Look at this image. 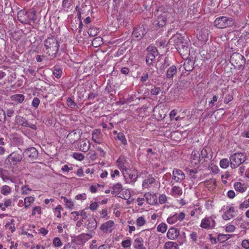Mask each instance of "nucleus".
Masks as SVG:
<instances>
[{"label":"nucleus","instance_id":"1","mask_svg":"<svg viewBox=\"0 0 249 249\" xmlns=\"http://www.w3.org/2000/svg\"><path fill=\"white\" fill-rule=\"evenodd\" d=\"M44 44L46 53L49 55L56 57L59 47L57 39L54 36L50 35L44 40Z\"/></svg>","mask_w":249,"mask_h":249},{"label":"nucleus","instance_id":"2","mask_svg":"<svg viewBox=\"0 0 249 249\" xmlns=\"http://www.w3.org/2000/svg\"><path fill=\"white\" fill-rule=\"evenodd\" d=\"M125 160L124 158H119L117 162L119 163V165L122 167L123 170V175L126 179H129L130 182H135L138 178V172L136 170H130L127 168L124 165Z\"/></svg>","mask_w":249,"mask_h":249},{"label":"nucleus","instance_id":"3","mask_svg":"<svg viewBox=\"0 0 249 249\" xmlns=\"http://www.w3.org/2000/svg\"><path fill=\"white\" fill-rule=\"evenodd\" d=\"M230 62L235 69L243 70L246 60L243 55L238 53H233L231 56Z\"/></svg>","mask_w":249,"mask_h":249},{"label":"nucleus","instance_id":"4","mask_svg":"<svg viewBox=\"0 0 249 249\" xmlns=\"http://www.w3.org/2000/svg\"><path fill=\"white\" fill-rule=\"evenodd\" d=\"M234 20L233 18L227 17H219L217 18L213 22L215 27L219 29H223L232 27L234 25Z\"/></svg>","mask_w":249,"mask_h":249},{"label":"nucleus","instance_id":"5","mask_svg":"<svg viewBox=\"0 0 249 249\" xmlns=\"http://www.w3.org/2000/svg\"><path fill=\"white\" fill-rule=\"evenodd\" d=\"M247 160V155L243 153L237 152L230 156V165L232 169L238 167Z\"/></svg>","mask_w":249,"mask_h":249},{"label":"nucleus","instance_id":"6","mask_svg":"<svg viewBox=\"0 0 249 249\" xmlns=\"http://www.w3.org/2000/svg\"><path fill=\"white\" fill-rule=\"evenodd\" d=\"M148 53L146 56V62L148 65H151L156 56L159 55L158 50L156 47L149 46L146 49Z\"/></svg>","mask_w":249,"mask_h":249},{"label":"nucleus","instance_id":"7","mask_svg":"<svg viewBox=\"0 0 249 249\" xmlns=\"http://www.w3.org/2000/svg\"><path fill=\"white\" fill-rule=\"evenodd\" d=\"M176 48L181 55L187 57L190 54V49L188 40L186 39L179 44H177Z\"/></svg>","mask_w":249,"mask_h":249},{"label":"nucleus","instance_id":"8","mask_svg":"<svg viewBox=\"0 0 249 249\" xmlns=\"http://www.w3.org/2000/svg\"><path fill=\"white\" fill-rule=\"evenodd\" d=\"M22 153L24 158L29 161L36 160L38 154L37 150L33 147L25 149Z\"/></svg>","mask_w":249,"mask_h":249},{"label":"nucleus","instance_id":"9","mask_svg":"<svg viewBox=\"0 0 249 249\" xmlns=\"http://www.w3.org/2000/svg\"><path fill=\"white\" fill-rule=\"evenodd\" d=\"M23 157V153L16 151L11 153L8 156L7 160L13 165H16L22 160Z\"/></svg>","mask_w":249,"mask_h":249},{"label":"nucleus","instance_id":"10","mask_svg":"<svg viewBox=\"0 0 249 249\" xmlns=\"http://www.w3.org/2000/svg\"><path fill=\"white\" fill-rule=\"evenodd\" d=\"M170 14L167 12H163L158 15L154 22V24L157 26L163 27L166 24L167 17Z\"/></svg>","mask_w":249,"mask_h":249},{"label":"nucleus","instance_id":"11","mask_svg":"<svg viewBox=\"0 0 249 249\" xmlns=\"http://www.w3.org/2000/svg\"><path fill=\"white\" fill-rule=\"evenodd\" d=\"M147 33V30L143 25L135 28L132 33V37L140 40Z\"/></svg>","mask_w":249,"mask_h":249},{"label":"nucleus","instance_id":"12","mask_svg":"<svg viewBox=\"0 0 249 249\" xmlns=\"http://www.w3.org/2000/svg\"><path fill=\"white\" fill-rule=\"evenodd\" d=\"M91 7L90 5L87 6L86 4H82L81 7L77 6L75 8V10L77 12V16L79 19L81 18L82 15L85 14L86 16H88L89 13L91 14L92 13V11L91 10Z\"/></svg>","mask_w":249,"mask_h":249},{"label":"nucleus","instance_id":"13","mask_svg":"<svg viewBox=\"0 0 249 249\" xmlns=\"http://www.w3.org/2000/svg\"><path fill=\"white\" fill-rule=\"evenodd\" d=\"M215 224L214 220L209 218H205L202 220L200 226L204 229L213 228Z\"/></svg>","mask_w":249,"mask_h":249},{"label":"nucleus","instance_id":"14","mask_svg":"<svg viewBox=\"0 0 249 249\" xmlns=\"http://www.w3.org/2000/svg\"><path fill=\"white\" fill-rule=\"evenodd\" d=\"M185 178V175L179 169H174L173 172V179L177 182H180Z\"/></svg>","mask_w":249,"mask_h":249},{"label":"nucleus","instance_id":"15","mask_svg":"<svg viewBox=\"0 0 249 249\" xmlns=\"http://www.w3.org/2000/svg\"><path fill=\"white\" fill-rule=\"evenodd\" d=\"M91 238V236L88 233H82L75 238V241L77 244H81L85 243L87 241Z\"/></svg>","mask_w":249,"mask_h":249},{"label":"nucleus","instance_id":"16","mask_svg":"<svg viewBox=\"0 0 249 249\" xmlns=\"http://www.w3.org/2000/svg\"><path fill=\"white\" fill-rule=\"evenodd\" d=\"M144 197L147 202L150 205H154L157 203V197L155 194L152 195L147 193L144 194Z\"/></svg>","mask_w":249,"mask_h":249},{"label":"nucleus","instance_id":"17","mask_svg":"<svg viewBox=\"0 0 249 249\" xmlns=\"http://www.w3.org/2000/svg\"><path fill=\"white\" fill-rule=\"evenodd\" d=\"M179 231L174 228H170L167 233V237L170 240L176 239L179 235Z\"/></svg>","mask_w":249,"mask_h":249},{"label":"nucleus","instance_id":"18","mask_svg":"<svg viewBox=\"0 0 249 249\" xmlns=\"http://www.w3.org/2000/svg\"><path fill=\"white\" fill-rule=\"evenodd\" d=\"M17 18L18 21L23 24H28L27 18V12L24 10H21L17 14Z\"/></svg>","mask_w":249,"mask_h":249},{"label":"nucleus","instance_id":"19","mask_svg":"<svg viewBox=\"0 0 249 249\" xmlns=\"http://www.w3.org/2000/svg\"><path fill=\"white\" fill-rule=\"evenodd\" d=\"M191 162L195 165L199 164L200 162V155L199 152L194 150L191 154Z\"/></svg>","mask_w":249,"mask_h":249},{"label":"nucleus","instance_id":"20","mask_svg":"<svg viewBox=\"0 0 249 249\" xmlns=\"http://www.w3.org/2000/svg\"><path fill=\"white\" fill-rule=\"evenodd\" d=\"M186 39L180 34H176L174 35L170 38V41L173 42L174 44L177 46V44H179L182 42L184 41Z\"/></svg>","mask_w":249,"mask_h":249},{"label":"nucleus","instance_id":"21","mask_svg":"<svg viewBox=\"0 0 249 249\" xmlns=\"http://www.w3.org/2000/svg\"><path fill=\"white\" fill-rule=\"evenodd\" d=\"M86 227L90 231H93L97 227V222L93 217H90L88 219L85 224Z\"/></svg>","mask_w":249,"mask_h":249},{"label":"nucleus","instance_id":"22","mask_svg":"<svg viewBox=\"0 0 249 249\" xmlns=\"http://www.w3.org/2000/svg\"><path fill=\"white\" fill-rule=\"evenodd\" d=\"M114 225V223L112 220H109L104 224H103L100 229L105 232H107L108 231H111V228Z\"/></svg>","mask_w":249,"mask_h":249},{"label":"nucleus","instance_id":"23","mask_svg":"<svg viewBox=\"0 0 249 249\" xmlns=\"http://www.w3.org/2000/svg\"><path fill=\"white\" fill-rule=\"evenodd\" d=\"M155 181V179L152 177L151 175H149L147 178L145 179L142 184L143 188H147L149 187V185L154 183Z\"/></svg>","mask_w":249,"mask_h":249},{"label":"nucleus","instance_id":"24","mask_svg":"<svg viewBox=\"0 0 249 249\" xmlns=\"http://www.w3.org/2000/svg\"><path fill=\"white\" fill-rule=\"evenodd\" d=\"M195 62L193 60L186 59L183 64V67L187 71H191L194 69Z\"/></svg>","mask_w":249,"mask_h":249},{"label":"nucleus","instance_id":"25","mask_svg":"<svg viewBox=\"0 0 249 249\" xmlns=\"http://www.w3.org/2000/svg\"><path fill=\"white\" fill-rule=\"evenodd\" d=\"M177 69L175 65H172L170 67L166 72V77L168 79L173 77V76L177 73Z\"/></svg>","mask_w":249,"mask_h":249},{"label":"nucleus","instance_id":"26","mask_svg":"<svg viewBox=\"0 0 249 249\" xmlns=\"http://www.w3.org/2000/svg\"><path fill=\"white\" fill-rule=\"evenodd\" d=\"M90 148V143L87 139L83 140L80 144V150L83 152H87Z\"/></svg>","mask_w":249,"mask_h":249},{"label":"nucleus","instance_id":"27","mask_svg":"<svg viewBox=\"0 0 249 249\" xmlns=\"http://www.w3.org/2000/svg\"><path fill=\"white\" fill-rule=\"evenodd\" d=\"M234 213V209L233 207H231L223 215L222 217L224 220H227L230 219L233 217L232 213Z\"/></svg>","mask_w":249,"mask_h":249},{"label":"nucleus","instance_id":"28","mask_svg":"<svg viewBox=\"0 0 249 249\" xmlns=\"http://www.w3.org/2000/svg\"><path fill=\"white\" fill-rule=\"evenodd\" d=\"M27 18L28 19V24H29L30 21H32L34 23L36 19V11L33 10L30 12H27Z\"/></svg>","mask_w":249,"mask_h":249},{"label":"nucleus","instance_id":"29","mask_svg":"<svg viewBox=\"0 0 249 249\" xmlns=\"http://www.w3.org/2000/svg\"><path fill=\"white\" fill-rule=\"evenodd\" d=\"M220 102L218 94L213 95L212 99L209 102V105L211 107L215 106H216V107H217V104Z\"/></svg>","mask_w":249,"mask_h":249},{"label":"nucleus","instance_id":"30","mask_svg":"<svg viewBox=\"0 0 249 249\" xmlns=\"http://www.w3.org/2000/svg\"><path fill=\"white\" fill-rule=\"evenodd\" d=\"M143 239L141 237L137 238L134 242V246L137 249H145L143 245Z\"/></svg>","mask_w":249,"mask_h":249},{"label":"nucleus","instance_id":"31","mask_svg":"<svg viewBox=\"0 0 249 249\" xmlns=\"http://www.w3.org/2000/svg\"><path fill=\"white\" fill-rule=\"evenodd\" d=\"M17 122L23 127H27L28 122L23 117L18 116L16 118Z\"/></svg>","mask_w":249,"mask_h":249},{"label":"nucleus","instance_id":"32","mask_svg":"<svg viewBox=\"0 0 249 249\" xmlns=\"http://www.w3.org/2000/svg\"><path fill=\"white\" fill-rule=\"evenodd\" d=\"M122 185L121 183H116L112 187V191L111 193L112 194H119L122 190Z\"/></svg>","mask_w":249,"mask_h":249},{"label":"nucleus","instance_id":"33","mask_svg":"<svg viewBox=\"0 0 249 249\" xmlns=\"http://www.w3.org/2000/svg\"><path fill=\"white\" fill-rule=\"evenodd\" d=\"M164 248L165 249H178V246L176 243L168 241L165 243Z\"/></svg>","mask_w":249,"mask_h":249},{"label":"nucleus","instance_id":"34","mask_svg":"<svg viewBox=\"0 0 249 249\" xmlns=\"http://www.w3.org/2000/svg\"><path fill=\"white\" fill-rule=\"evenodd\" d=\"M12 101H17L18 103H22L24 100V96L21 94H15L11 96Z\"/></svg>","mask_w":249,"mask_h":249},{"label":"nucleus","instance_id":"35","mask_svg":"<svg viewBox=\"0 0 249 249\" xmlns=\"http://www.w3.org/2000/svg\"><path fill=\"white\" fill-rule=\"evenodd\" d=\"M234 188L236 191L240 193H243L245 191L246 188L242 187V184L241 182H237L234 184Z\"/></svg>","mask_w":249,"mask_h":249},{"label":"nucleus","instance_id":"36","mask_svg":"<svg viewBox=\"0 0 249 249\" xmlns=\"http://www.w3.org/2000/svg\"><path fill=\"white\" fill-rule=\"evenodd\" d=\"M67 105L69 107L73 109L76 108L77 107V104L70 97L68 98L67 99Z\"/></svg>","mask_w":249,"mask_h":249},{"label":"nucleus","instance_id":"37","mask_svg":"<svg viewBox=\"0 0 249 249\" xmlns=\"http://www.w3.org/2000/svg\"><path fill=\"white\" fill-rule=\"evenodd\" d=\"M231 236V235L230 234H219L218 236L217 239L220 242H224L228 240Z\"/></svg>","mask_w":249,"mask_h":249},{"label":"nucleus","instance_id":"38","mask_svg":"<svg viewBox=\"0 0 249 249\" xmlns=\"http://www.w3.org/2000/svg\"><path fill=\"white\" fill-rule=\"evenodd\" d=\"M88 33L89 36H95L99 33V30L96 27H91L89 29Z\"/></svg>","mask_w":249,"mask_h":249},{"label":"nucleus","instance_id":"39","mask_svg":"<svg viewBox=\"0 0 249 249\" xmlns=\"http://www.w3.org/2000/svg\"><path fill=\"white\" fill-rule=\"evenodd\" d=\"M230 163V161L227 159H222L220 161V166L221 168H227Z\"/></svg>","mask_w":249,"mask_h":249},{"label":"nucleus","instance_id":"40","mask_svg":"<svg viewBox=\"0 0 249 249\" xmlns=\"http://www.w3.org/2000/svg\"><path fill=\"white\" fill-rule=\"evenodd\" d=\"M62 70L58 67H54L53 71V74L57 78H59L62 75Z\"/></svg>","mask_w":249,"mask_h":249},{"label":"nucleus","instance_id":"41","mask_svg":"<svg viewBox=\"0 0 249 249\" xmlns=\"http://www.w3.org/2000/svg\"><path fill=\"white\" fill-rule=\"evenodd\" d=\"M167 225L164 223H161L159 224L157 227V231L159 232L164 233L167 230Z\"/></svg>","mask_w":249,"mask_h":249},{"label":"nucleus","instance_id":"42","mask_svg":"<svg viewBox=\"0 0 249 249\" xmlns=\"http://www.w3.org/2000/svg\"><path fill=\"white\" fill-rule=\"evenodd\" d=\"M35 200V198L32 196L26 197L24 198V205L26 208L29 206L30 203H33Z\"/></svg>","mask_w":249,"mask_h":249},{"label":"nucleus","instance_id":"43","mask_svg":"<svg viewBox=\"0 0 249 249\" xmlns=\"http://www.w3.org/2000/svg\"><path fill=\"white\" fill-rule=\"evenodd\" d=\"M172 193L173 195H181L182 194V189H180L179 187L174 186L172 189Z\"/></svg>","mask_w":249,"mask_h":249},{"label":"nucleus","instance_id":"44","mask_svg":"<svg viewBox=\"0 0 249 249\" xmlns=\"http://www.w3.org/2000/svg\"><path fill=\"white\" fill-rule=\"evenodd\" d=\"M100 133V130L97 129L92 133V140L96 143H100V142L97 141L98 135Z\"/></svg>","mask_w":249,"mask_h":249},{"label":"nucleus","instance_id":"45","mask_svg":"<svg viewBox=\"0 0 249 249\" xmlns=\"http://www.w3.org/2000/svg\"><path fill=\"white\" fill-rule=\"evenodd\" d=\"M117 139L122 142L124 144H127V141L124 134L122 133H119L117 135Z\"/></svg>","mask_w":249,"mask_h":249},{"label":"nucleus","instance_id":"46","mask_svg":"<svg viewBox=\"0 0 249 249\" xmlns=\"http://www.w3.org/2000/svg\"><path fill=\"white\" fill-rule=\"evenodd\" d=\"M11 191L10 188L7 185H4L2 187L1 193L4 195L9 194Z\"/></svg>","mask_w":249,"mask_h":249},{"label":"nucleus","instance_id":"47","mask_svg":"<svg viewBox=\"0 0 249 249\" xmlns=\"http://www.w3.org/2000/svg\"><path fill=\"white\" fill-rule=\"evenodd\" d=\"M53 245L56 247H59L62 245V243L59 237H55L53 240Z\"/></svg>","mask_w":249,"mask_h":249},{"label":"nucleus","instance_id":"48","mask_svg":"<svg viewBox=\"0 0 249 249\" xmlns=\"http://www.w3.org/2000/svg\"><path fill=\"white\" fill-rule=\"evenodd\" d=\"M84 157V155L82 153H74L73 154V158L79 161L82 160Z\"/></svg>","mask_w":249,"mask_h":249},{"label":"nucleus","instance_id":"49","mask_svg":"<svg viewBox=\"0 0 249 249\" xmlns=\"http://www.w3.org/2000/svg\"><path fill=\"white\" fill-rule=\"evenodd\" d=\"M6 116L4 111L0 108V124L3 123L5 121Z\"/></svg>","mask_w":249,"mask_h":249},{"label":"nucleus","instance_id":"50","mask_svg":"<svg viewBox=\"0 0 249 249\" xmlns=\"http://www.w3.org/2000/svg\"><path fill=\"white\" fill-rule=\"evenodd\" d=\"M178 220V217L177 214H174L172 216H171L167 218V222L169 224H173L177 222Z\"/></svg>","mask_w":249,"mask_h":249},{"label":"nucleus","instance_id":"51","mask_svg":"<svg viewBox=\"0 0 249 249\" xmlns=\"http://www.w3.org/2000/svg\"><path fill=\"white\" fill-rule=\"evenodd\" d=\"M208 150L209 148H203L200 152V156H201L202 158H206L208 157Z\"/></svg>","mask_w":249,"mask_h":249},{"label":"nucleus","instance_id":"52","mask_svg":"<svg viewBox=\"0 0 249 249\" xmlns=\"http://www.w3.org/2000/svg\"><path fill=\"white\" fill-rule=\"evenodd\" d=\"M145 223V220L142 216L139 217L136 221V224L138 226H142Z\"/></svg>","mask_w":249,"mask_h":249},{"label":"nucleus","instance_id":"53","mask_svg":"<svg viewBox=\"0 0 249 249\" xmlns=\"http://www.w3.org/2000/svg\"><path fill=\"white\" fill-rule=\"evenodd\" d=\"M71 5V1L70 0H63L62 6L64 8L69 9Z\"/></svg>","mask_w":249,"mask_h":249},{"label":"nucleus","instance_id":"54","mask_svg":"<svg viewBox=\"0 0 249 249\" xmlns=\"http://www.w3.org/2000/svg\"><path fill=\"white\" fill-rule=\"evenodd\" d=\"M39 103L40 100L39 98L36 97L34 98L32 103V105L34 107L37 108L38 107Z\"/></svg>","mask_w":249,"mask_h":249},{"label":"nucleus","instance_id":"55","mask_svg":"<svg viewBox=\"0 0 249 249\" xmlns=\"http://www.w3.org/2000/svg\"><path fill=\"white\" fill-rule=\"evenodd\" d=\"M160 91L159 87H155L153 89L151 90V94L154 95H158Z\"/></svg>","mask_w":249,"mask_h":249},{"label":"nucleus","instance_id":"56","mask_svg":"<svg viewBox=\"0 0 249 249\" xmlns=\"http://www.w3.org/2000/svg\"><path fill=\"white\" fill-rule=\"evenodd\" d=\"M167 200L166 196L164 195H161L159 196V201L161 204H164Z\"/></svg>","mask_w":249,"mask_h":249},{"label":"nucleus","instance_id":"57","mask_svg":"<svg viewBox=\"0 0 249 249\" xmlns=\"http://www.w3.org/2000/svg\"><path fill=\"white\" fill-rule=\"evenodd\" d=\"M122 245L124 248H128L131 246V241L130 239H126L123 241L122 242Z\"/></svg>","mask_w":249,"mask_h":249},{"label":"nucleus","instance_id":"58","mask_svg":"<svg viewBox=\"0 0 249 249\" xmlns=\"http://www.w3.org/2000/svg\"><path fill=\"white\" fill-rule=\"evenodd\" d=\"M233 99V97L231 94H228L224 98V102L225 104L229 103L230 101H232Z\"/></svg>","mask_w":249,"mask_h":249},{"label":"nucleus","instance_id":"59","mask_svg":"<svg viewBox=\"0 0 249 249\" xmlns=\"http://www.w3.org/2000/svg\"><path fill=\"white\" fill-rule=\"evenodd\" d=\"M98 207V203L97 202H95L94 203H91L89 208L90 210H91L92 211H94L96 210H97Z\"/></svg>","mask_w":249,"mask_h":249},{"label":"nucleus","instance_id":"60","mask_svg":"<svg viewBox=\"0 0 249 249\" xmlns=\"http://www.w3.org/2000/svg\"><path fill=\"white\" fill-rule=\"evenodd\" d=\"M235 226L232 225H230L226 227V231L228 232H232L235 230Z\"/></svg>","mask_w":249,"mask_h":249},{"label":"nucleus","instance_id":"61","mask_svg":"<svg viewBox=\"0 0 249 249\" xmlns=\"http://www.w3.org/2000/svg\"><path fill=\"white\" fill-rule=\"evenodd\" d=\"M242 246L246 249H249V240H244L242 242Z\"/></svg>","mask_w":249,"mask_h":249},{"label":"nucleus","instance_id":"62","mask_svg":"<svg viewBox=\"0 0 249 249\" xmlns=\"http://www.w3.org/2000/svg\"><path fill=\"white\" fill-rule=\"evenodd\" d=\"M36 212H37L38 214L41 213L40 207H35L32 211V214L33 215H35L36 214Z\"/></svg>","mask_w":249,"mask_h":249},{"label":"nucleus","instance_id":"63","mask_svg":"<svg viewBox=\"0 0 249 249\" xmlns=\"http://www.w3.org/2000/svg\"><path fill=\"white\" fill-rule=\"evenodd\" d=\"M63 249H76V247L75 245L69 243L64 246Z\"/></svg>","mask_w":249,"mask_h":249},{"label":"nucleus","instance_id":"64","mask_svg":"<svg viewBox=\"0 0 249 249\" xmlns=\"http://www.w3.org/2000/svg\"><path fill=\"white\" fill-rule=\"evenodd\" d=\"M5 227H8L12 232H13L15 231V226L12 225L11 223L9 222L7 223Z\"/></svg>","mask_w":249,"mask_h":249}]
</instances>
